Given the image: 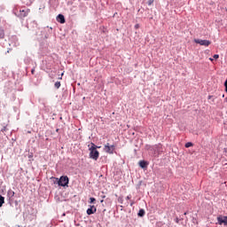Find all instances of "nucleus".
Wrapping results in <instances>:
<instances>
[{"instance_id": "nucleus-1", "label": "nucleus", "mask_w": 227, "mask_h": 227, "mask_svg": "<svg viewBox=\"0 0 227 227\" xmlns=\"http://www.w3.org/2000/svg\"><path fill=\"white\" fill-rule=\"evenodd\" d=\"M90 158L93 159V160H98V156L100 153L98 151H97V147L95 146V144H92V146L90 148Z\"/></svg>"}, {"instance_id": "nucleus-2", "label": "nucleus", "mask_w": 227, "mask_h": 227, "mask_svg": "<svg viewBox=\"0 0 227 227\" xmlns=\"http://www.w3.org/2000/svg\"><path fill=\"white\" fill-rule=\"evenodd\" d=\"M195 43H199V45H202L204 47H208L212 42L209 40H201V39H194Z\"/></svg>"}, {"instance_id": "nucleus-3", "label": "nucleus", "mask_w": 227, "mask_h": 227, "mask_svg": "<svg viewBox=\"0 0 227 227\" xmlns=\"http://www.w3.org/2000/svg\"><path fill=\"white\" fill-rule=\"evenodd\" d=\"M114 145H110L109 143H107L106 145H105L104 152L112 155L113 153H114Z\"/></svg>"}, {"instance_id": "nucleus-4", "label": "nucleus", "mask_w": 227, "mask_h": 227, "mask_svg": "<svg viewBox=\"0 0 227 227\" xmlns=\"http://www.w3.org/2000/svg\"><path fill=\"white\" fill-rule=\"evenodd\" d=\"M58 184L61 187L68 185V176H61L60 179L58 181Z\"/></svg>"}, {"instance_id": "nucleus-5", "label": "nucleus", "mask_w": 227, "mask_h": 227, "mask_svg": "<svg viewBox=\"0 0 227 227\" xmlns=\"http://www.w3.org/2000/svg\"><path fill=\"white\" fill-rule=\"evenodd\" d=\"M29 12H31V10L29 9H21L20 10V17L21 18H25L27 17V15H29Z\"/></svg>"}, {"instance_id": "nucleus-6", "label": "nucleus", "mask_w": 227, "mask_h": 227, "mask_svg": "<svg viewBox=\"0 0 227 227\" xmlns=\"http://www.w3.org/2000/svg\"><path fill=\"white\" fill-rule=\"evenodd\" d=\"M218 224L227 225V216H218L217 217Z\"/></svg>"}, {"instance_id": "nucleus-7", "label": "nucleus", "mask_w": 227, "mask_h": 227, "mask_svg": "<svg viewBox=\"0 0 227 227\" xmlns=\"http://www.w3.org/2000/svg\"><path fill=\"white\" fill-rule=\"evenodd\" d=\"M97 212V207L95 206H90V208L87 209L88 215H91V214H95Z\"/></svg>"}, {"instance_id": "nucleus-8", "label": "nucleus", "mask_w": 227, "mask_h": 227, "mask_svg": "<svg viewBox=\"0 0 227 227\" xmlns=\"http://www.w3.org/2000/svg\"><path fill=\"white\" fill-rule=\"evenodd\" d=\"M57 21L60 24H65V16L63 14H59L57 16Z\"/></svg>"}, {"instance_id": "nucleus-9", "label": "nucleus", "mask_w": 227, "mask_h": 227, "mask_svg": "<svg viewBox=\"0 0 227 227\" xmlns=\"http://www.w3.org/2000/svg\"><path fill=\"white\" fill-rule=\"evenodd\" d=\"M139 166H140V168H142V169H145V168H146V166H148V162H146L145 160H140Z\"/></svg>"}, {"instance_id": "nucleus-10", "label": "nucleus", "mask_w": 227, "mask_h": 227, "mask_svg": "<svg viewBox=\"0 0 227 227\" xmlns=\"http://www.w3.org/2000/svg\"><path fill=\"white\" fill-rule=\"evenodd\" d=\"M145 215V209H140L138 211V217H143Z\"/></svg>"}, {"instance_id": "nucleus-11", "label": "nucleus", "mask_w": 227, "mask_h": 227, "mask_svg": "<svg viewBox=\"0 0 227 227\" xmlns=\"http://www.w3.org/2000/svg\"><path fill=\"white\" fill-rule=\"evenodd\" d=\"M54 86L57 90H59V88H61V82H56Z\"/></svg>"}, {"instance_id": "nucleus-12", "label": "nucleus", "mask_w": 227, "mask_h": 227, "mask_svg": "<svg viewBox=\"0 0 227 227\" xmlns=\"http://www.w3.org/2000/svg\"><path fill=\"white\" fill-rule=\"evenodd\" d=\"M0 38H4V30L0 27Z\"/></svg>"}, {"instance_id": "nucleus-13", "label": "nucleus", "mask_w": 227, "mask_h": 227, "mask_svg": "<svg viewBox=\"0 0 227 227\" xmlns=\"http://www.w3.org/2000/svg\"><path fill=\"white\" fill-rule=\"evenodd\" d=\"M191 146H192V142H188V143L185 144V148H191Z\"/></svg>"}, {"instance_id": "nucleus-14", "label": "nucleus", "mask_w": 227, "mask_h": 227, "mask_svg": "<svg viewBox=\"0 0 227 227\" xmlns=\"http://www.w3.org/2000/svg\"><path fill=\"white\" fill-rule=\"evenodd\" d=\"M13 194H15V192L13 191H9L8 192L9 196H13Z\"/></svg>"}, {"instance_id": "nucleus-15", "label": "nucleus", "mask_w": 227, "mask_h": 227, "mask_svg": "<svg viewBox=\"0 0 227 227\" xmlns=\"http://www.w3.org/2000/svg\"><path fill=\"white\" fill-rule=\"evenodd\" d=\"M4 203V200H0V207H3V204Z\"/></svg>"}, {"instance_id": "nucleus-16", "label": "nucleus", "mask_w": 227, "mask_h": 227, "mask_svg": "<svg viewBox=\"0 0 227 227\" xmlns=\"http://www.w3.org/2000/svg\"><path fill=\"white\" fill-rule=\"evenodd\" d=\"M215 59H219V55L218 54H215L213 57Z\"/></svg>"}, {"instance_id": "nucleus-17", "label": "nucleus", "mask_w": 227, "mask_h": 227, "mask_svg": "<svg viewBox=\"0 0 227 227\" xmlns=\"http://www.w3.org/2000/svg\"><path fill=\"white\" fill-rule=\"evenodd\" d=\"M148 4H149V5L153 4V0H149V1H148Z\"/></svg>"}, {"instance_id": "nucleus-18", "label": "nucleus", "mask_w": 227, "mask_h": 227, "mask_svg": "<svg viewBox=\"0 0 227 227\" xmlns=\"http://www.w3.org/2000/svg\"><path fill=\"white\" fill-rule=\"evenodd\" d=\"M109 33V30H107V27H105V35H107Z\"/></svg>"}, {"instance_id": "nucleus-19", "label": "nucleus", "mask_w": 227, "mask_h": 227, "mask_svg": "<svg viewBox=\"0 0 227 227\" xmlns=\"http://www.w3.org/2000/svg\"><path fill=\"white\" fill-rule=\"evenodd\" d=\"M135 29H139V24L135 25Z\"/></svg>"}, {"instance_id": "nucleus-20", "label": "nucleus", "mask_w": 227, "mask_h": 227, "mask_svg": "<svg viewBox=\"0 0 227 227\" xmlns=\"http://www.w3.org/2000/svg\"><path fill=\"white\" fill-rule=\"evenodd\" d=\"M90 205H91L92 203H95V200H90Z\"/></svg>"}, {"instance_id": "nucleus-21", "label": "nucleus", "mask_w": 227, "mask_h": 227, "mask_svg": "<svg viewBox=\"0 0 227 227\" xmlns=\"http://www.w3.org/2000/svg\"><path fill=\"white\" fill-rule=\"evenodd\" d=\"M63 74H64L62 73V74H61V76H59V79H60V80L63 79Z\"/></svg>"}, {"instance_id": "nucleus-22", "label": "nucleus", "mask_w": 227, "mask_h": 227, "mask_svg": "<svg viewBox=\"0 0 227 227\" xmlns=\"http://www.w3.org/2000/svg\"><path fill=\"white\" fill-rule=\"evenodd\" d=\"M214 98V96H208V100H210L211 98Z\"/></svg>"}, {"instance_id": "nucleus-23", "label": "nucleus", "mask_w": 227, "mask_h": 227, "mask_svg": "<svg viewBox=\"0 0 227 227\" xmlns=\"http://www.w3.org/2000/svg\"><path fill=\"white\" fill-rule=\"evenodd\" d=\"M31 74H35V69H32V70H31Z\"/></svg>"}, {"instance_id": "nucleus-24", "label": "nucleus", "mask_w": 227, "mask_h": 227, "mask_svg": "<svg viewBox=\"0 0 227 227\" xmlns=\"http://www.w3.org/2000/svg\"><path fill=\"white\" fill-rule=\"evenodd\" d=\"M0 200H4V197L0 195Z\"/></svg>"}, {"instance_id": "nucleus-25", "label": "nucleus", "mask_w": 227, "mask_h": 227, "mask_svg": "<svg viewBox=\"0 0 227 227\" xmlns=\"http://www.w3.org/2000/svg\"><path fill=\"white\" fill-rule=\"evenodd\" d=\"M209 60H210V61H214V59L210 58Z\"/></svg>"}, {"instance_id": "nucleus-26", "label": "nucleus", "mask_w": 227, "mask_h": 227, "mask_svg": "<svg viewBox=\"0 0 227 227\" xmlns=\"http://www.w3.org/2000/svg\"><path fill=\"white\" fill-rule=\"evenodd\" d=\"M212 102H215V99H212Z\"/></svg>"}, {"instance_id": "nucleus-27", "label": "nucleus", "mask_w": 227, "mask_h": 227, "mask_svg": "<svg viewBox=\"0 0 227 227\" xmlns=\"http://www.w3.org/2000/svg\"><path fill=\"white\" fill-rule=\"evenodd\" d=\"M90 200H95V198H90Z\"/></svg>"}, {"instance_id": "nucleus-28", "label": "nucleus", "mask_w": 227, "mask_h": 227, "mask_svg": "<svg viewBox=\"0 0 227 227\" xmlns=\"http://www.w3.org/2000/svg\"><path fill=\"white\" fill-rule=\"evenodd\" d=\"M101 203H104V200H101Z\"/></svg>"}]
</instances>
